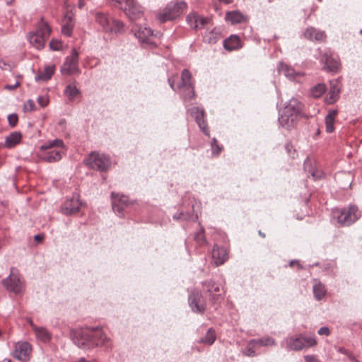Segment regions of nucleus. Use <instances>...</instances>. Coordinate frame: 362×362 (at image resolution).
Instances as JSON below:
<instances>
[{"label":"nucleus","mask_w":362,"mask_h":362,"mask_svg":"<svg viewBox=\"0 0 362 362\" xmlns=\"http://www.w3.org/2000/svg\"><path fill=\"white\" fill-rule=\"evenodd\" d=\"M70 337L75 345L85 350L104 346L109 340L100 327L71 329Z\"/></svg>","instance_id":"1"},{"label":"nucleus","mask_w":362,"mask_h":362,"mask_svg":"<svg viewBox=\"0 0 362 362\" xmlns=\"http://www.w3.org/2000/svg\"><path fill=\"white\" fill-rule=\"evenodd\" d=\"M181 81L175 86L174 76L169 77L168 82L170 87L175 91L178 90L179 94L185 102L190 101L195 97L194 87L192 82V74L188 69H183L181 73Z\"/></svg>","instance_id":"2"},{"label":"nucleus","mask_w":362,"mask_h":362,"mask_svg":"<svg viewBox=\"0 0 362 362\" xmlns=\"http://www.w3.org/2000/svg\"><path fill=\"white\" fill-rule=\"evenodd\" d=\"M302 104L298 99L291 98L288 100L282 110L279 111L278 121L281 126L285 128H290L293 126L294 121L300 115Z\"/></svg>","instance_id":"3"},{"label":"nucleus","mask_w":362,"mask_h":362,"mask_svg":"<svg viewBox=\"0 0 362 362\" xmlns=\"http://www.w3.org/2000/svg\"><path fill=\"white\" fill-rule=\"evenodd\" d=\"M95 21L99 25L103 31L110 34H120L124 32V24L104 11H96Z\"/></svg>","instance_id":"4"},{"label":"nucleus","mask_w":362,"mask_h":362,"mask_svg":"<svg viewBox=\"0 0 362 362\" xmlns=\"http://www.w3.org/2000/svg\"><path fill=\"white\" fill-rule=\"evenodd\" d=\"M187 8V4L185 1H171L156 14V19L162 23L174 21L179 18Z\"/></svg>","instance_id":"5"},{"label":"nucleus","mask_w":362,"mask_h":362,"mask_svg":"<svg viewBox=\"0 0 362 362\" xmlns=\"http://www.w3.org/2000/svg\"><path fill=\"white\" fill-rule=\"evenodd\" d=\"M316 344L317 341L314 335L299 334L284 339L281 342V346H285L287 351H300L312 347Z\"/></svg>","instance_id":"6"},{"label":"nucleus","mask_w":362,"mask_h":362,"mask_svg":"<svg viewBox=\"0 0 362 362\" xmlns=\"http://www.w3.org/2000/svg\"><path fill=\"white\" fill-rule=\"evenodd\" d=\"M110 196L112 210L119 218L124 217L125 214L137 204L135 200L119 193L112 192Z\"/></svg>","instance_id":"7"},{"label":"nucleus","mask_w":362,"mask_h":362,"mask_svg":"<svg viewBox=\"0 0 362 362\" xmlns=\"http://www.w3.org/2000/svg\"><path fill=\"white\" fill-rule=\"evenodd\" d=\"M51 29L49 26L42 18L41 22L37 25L36 30L29 33L28 40L32 46L37 49H41L45 47V42L49 37Z\"/></svg>","instance_id":"8"},{"label":"nucleus","mask_w":362,"mask_h":362,"mask_svg":"<svg viewBox=\"0 0 362 362\" xmlns=\"http://www.w3.org/2000/svg\"><path fill=\"white\" fill-rule=\"evenodd\" d=\"M112 4L122 10L131 21L139 19L143 16L142 7L136 0H112Z\"/></svg>","instance_id":"9"},{"label":"nucleus","mask_w":362,"mask_h":362,"mask_svg":"<svg viewBox=\"0 0 362 362\" xmlns=\"http://www.w3.org/2000/svg\"><path fill=\"white\" fill-rule=\"evenodd\" d=\"M202 291L209 296V301L217 310L222 300L221 285L213 279H206L201 282Z\"/></svg>","instance_id":"10"},{"label":"nucleus","mask_w":362,"mask_h":362,"mask_svg":"<svg viewBox=\"0 0 362 362\" xmlns=\"http://www.w3.org/2000/svg\"><path fill=\"white\" fill-rule=\"evenodd\" d=\"M334 213L338 223L342 226H350L361 216V213L356 205H350L349 208L337 209Z\"/></svg>","instance_id":"11"},{"label":"nucleus","mask_w":362,"mask_h":362,"mask_svg":"<svg viewBox=\"0 0 362 362\" xmlns=\"http://www.w3.org/2000/svg\"><path fill=\"white\" fill-rule=\"evenodd\" d=\"M85 162L89 168L100 172L107 171L111 165L109 156L98 152H91Z\"/></svg>","instance_id":"12"},{"label":"nucleus","mask_w":362,"mask_h":362,"mask_svg":"<svg viewBox=\"0 0 362 362\" xmlns=\"http://www.w3.org/2000/svg\"><path fill=\"white\" fill-rule=\"evenodd\" d=\"M197 202L194 199H189L187 202L183 203L179 211L175 213L173 218L176 221H189L195 222L198 219V215L195 213L194 206Z\"/></svg>","instance_id":"13"},{"label":"nucleus","mask_w":362,"mask_h":362,"mask_svg":"<svg viewBox=\"0 0 362 362\" xmlns=\"http://www.w3.org/2000/svg\"><path fill=\"white\" fill-rule=\"evenodd\" d=\"M78 52L76 48H73L71 54L66 57L64 63L60 67L62 74L71 76L81 73V69L78 66Z\"/></svg>","instance_id":"14"},{"label":"nucleus","mask_w":362,"mask_h":362,"mask_svg":"<svg viewBox=\"0 0 362 362\" xmlns=\"http://www.w3.org/2000/svg\"><path fill=\"white\" fill-rule=\"evenodd\" d=\"M188 304L191 310L199 315H204L206 310V302L202 293L197 290H192L188 296Z\"/></svg>","instance_id":"15"},{"label":"nucleus","mask_w":362,"mask_h":362,"mask_svg":"<svg viewBox=\"0 0 362 362\" xmlns=\"http://www.w3.org/2000/svg\"><path fill=\"white\" fill-rule=\"evenodd\" d=\"M13 269L11 268V274L2 280V284L8 292L20 294L23 290V284L18 275L13 273Z\"/></svg>","instance_id":"16"},{"label":"nucleus","mask_w":362,"mask_h":362,"mask_svg":"<svg viewBox=\"0 0 362 362\" xmlns=\"http://www.w3.org/2000/svg\"><path fill=\"white\" fill-rule=\"evenodd\" d=\"M320 62L324 65L323 69L327 72H336L339 68L338 56L330 50L325 51Z\"/></svg>","instance_id":"17"},{"label":"nucleus","mask_w":362,"mask_h":362,"mask_svg":"<svg viewBox=\"0 0 362 362\" xmlns=\"http://www.w3.org/2000/svg\"><path fill=\"white\" fill-rule=\"evenodd\" d=\"M189 114L194 117L200 130L207 136H210L207 123L204 119L205 112L203 107H192L187 110Z\"/></svg>","instance_id":"18"},{"label":"nucleus","mask_w":362,"mask_h":362,"mask_svg":"<svg viewBox=\"0 0 362 362\" xmlns=\"http://www.w3.org/2000/svg\"><path fill=\"white\" fill-rule=\"evenodd\" d=\"M81 206V202L78 194H74L71 198H67L61 206V211L66 216H70L77 213Z\"/></svg>","instance_id":"19"},{"label":"nucleus","mask_w":362,"mask_h":362,"mask_svg":"<svg viewBox=\"0 0 362 362\" xmlns=\"http://www.w3.org/2000/svg\"><path fill=\"white\" fill-rule=\"evenodd\" d=\"M277 70L279 74H282L288 80L296 82H300V79L304 76V73L296 71L293 67L280 62L277 66Z\"/></svg>","instance_id":"20"},{"label":"nucleus","mask_w":362,"mask_h":362,"mask_svg":"<svg viewBox=\"0 0 362 362\" xmlns=\"http://www.w3.org/2000/svg\"><path fill=\"white\" fill-rule=\"evenodd\" d=\"M132 32L134 33V36L139 42L147 44L151 43L150 37L153 35V30L150 28L136 24L132 27Z\"/></svg>","instance_id":"21"},{"label":"nucleus","mask_w":362,"mask_h":362,"mask_svg":"<svg viewBox=\"0 0 362 362\" xmlns=\"http://www.w3.org/2000/svg\"><path fill=\"white\" fill-rule=\"evenodd\" d=\"M211 255L213 262L216 267L222 265L228 259V252L227 249L225 247L219 246L217 244L214 245Z\"/></svg>","instance_id":"22"},{"label":"nucleus","mask_w":362,"mask_h":362,"mask_svg":"<svg viewBox=\"0 0 362 362\" xmlns=\"http://www.w3.org/2000/svg\"><path fill=\"white\" fill-rule=\"evenodd\" d=\"M32 351V346L27 341L18 342L16 345V357L23 361H28Z\"/></svg>","instance_id":"23"},{"label":"nucleus","mask_w":362,"mask_h":362,"mask_svg":"<svg viewBox=\"0 0 362 362\" xmlns=\"http://www.w3.org/2000/svg\"><path fill=\"white\" fill-rule=\"evenodd\" d=\"M303 37L310 41L323 42L326 38L324 31L317 30L313 27H308L303 32Z\"/></svg>","instance_id":"24"},{"label":"nucleus","mask_w":362,"mask_h":362,"mask_svg":"<svg viewBox=\"0 0 362 362\" xmlns=\"http://www.w3.org/2000/svg\"><path fill=\"white\" fill-rule=\"evenodd\" d=\"M225 21L230 22L232 25H236L247 22L248 18L240 11L235 10L226 13Z\"/></svg>","instance_id":"25"},{"label":"nucleus","mask_w":362,"mask_h":362,"mask_svg":"<svg viewBox=\"0 0 362 362\" xmlns=\"http://www.w3.org/2000/svg\"><path fill=\"white\" fill-rule=\"evenodd\" d=\"M46 151L42 156V160L48 163H54L60 160L64 154V151L62 149L55 148H41Z\"/></svg>","instance_id":"26"},{"label":"nucleus","mask_w":362,"mask_h":362,"mask_svg":"<svg viewBox=\"0 0 362 362\" xmlns=\"http://www.w3.org/2000/svg\"><path fill=\"white\" fill-rule=\"evenodd\" d=\"M341 88L339 82L337 80L330 81V89L328 95L326 97V103L332 104L335 103L339 98Z\"/></svg>","instance_id":"27"},{"label":"nucleus","mask_w":362,"mask_h":362,"mask_svg":"<svg viewBox=\"0 0 362 362\" xmlns=\"http://www.w3.org/2000/svg\"><path fill=\"white\" fill-rule=\"evenodd\" d=\"M223 47L228 51H233L243 47L240 38L237 35H231L223 42Z\"/></svg>","instance_id":"28"},{"label":"nucleus","mask_w":362,"mask_h":362,"mask_svg":"<svg viewBox=\"0 0 362 362\" xmlns=\"http://www.w3.org/2000/svg\"><path fill=\"white\" fill-rule=\"evenodd\" d=\"M62 32L66 36H71L74 27V15L71 12H67L63 18Z\"/></svg>","instance_id":"29"},{"label":"nucleus","mask_w":362,"mask_h":362,"mask_svg":"<svg viewBox=\"0 0 362 362\" xmlns=\"http://www.w3.org/2000/svg\"><path fill=\"white\" fill-rule=\"evenodd\" d=\"M221 31L219 28H214L211 30H206L203 36V41L208 44H216L221 38Z\"/></svg>","instance_id":"30"},{"label":"nucleus","mask_w":362,"mask_h":362,"mask_svg":"<svg viewBox=\"0 0 362 362\" xmlns=\"http://www.w3.org/2000/svg\"><path fill=\"white\" fill-rule=\"evenodd\" d=\"M34 332L38 340L47 344L52 339L51 333L44 327H34Z\"/></svg>","instance_id":"31"},{"label":"nucleus","mask_w":362,"mask_h":362,"mask_svg":"<svg viewBox=\"0 0 362 362\" xmlns=\"http://www.w3.org/2000/svg\"><path fill=\"white\" fill-rule=\"evenodd\" d=\"M22 134L20 132H13L11 133L5 139V146L11 148L20 143Z\"/></svg>","instance_id":"32"},{"label":"nucleus","mask_w":362,"mask_h":362,"mask_svg":"<svg viewBox=\"0 0 362 362\" xmlns=\"http://www.w3.org/2000/svg\"><path fill=\"white\" fill-rule=\"evenodd\" d=\"M250 344L256 345V346H273L276 344L275 339L269 336H266L259 339H250Z\"/></svg>","instance_id":"33"},{"label":"nucleus","mask_w":362,"mask_h":362,"mask_svg":"<svg viewBox=\"0 0 362 362\" xmlns=\"http://www.w3.org/2000/svg\"><path fill=\"white\" fill-rule=\"evenodd\" d=\"M314 298L316 300H321L326 295L327 290L325 286L320 281H316L313 286Z\"/></svg>","instance_id":"34"},{"label":"nucleus","mask_w":362,"mask_h":362,"mask_svg":"<svg viewBox=\"0 0 362 362\" xmlns=\"http://www.w3.org/2000/svg\"><path fill=\"white\" fill-rule=\"evenodd\" d=\"M216 339V334L214 329L210 327L208 329L204 337L198 340L199 344H203L208 346H211Z\"/></svg>","instance_id":"35"},{"label":"nucleus","mask_w":362,"mask_h":362,"mask_svg":"<svg viewBox=\"0 0 362 362\" xmlns=\"http://www.w3.org/2000/svg\"><path fill=\"white\" fill-rule=\"evenodd\" d=\"M337 115V110H332L329 111V113L326 115L325 119L326 132L327 133H332L334 130V123L336 115Z\"/></svg>","instance_id":"36"},{"label":"nucleus","mask_w":362,"mask_h":362,"mask_svg":"<svg viewBox=\"0 0 362 362\" xmlns=\"http://www.w3.org/2000/svg\"><path fill=\"white\" fill-rule=\"evenodd\" d=\"M54 66H45V69L37 74L35 77L36 81H47L49 80L52 75L54 74Z\"/></svg>","instance_id":"37"},{"label":"nucleus","mask_w":362,"mask_h":362,"mask_svg":"<svg viewBox=\"0 0 362 362\" xmlns=\"http://www.w3.org/2000/svg\"><path fill=\"white\" fill-rule=\"evenodd\" d=\"M64 93L68 97L70 101H73L76 97L81 95V90L74 84L66 86Z\"/></svg>","instance_id":"38"},{"label":"nucleus","mask_w":362,"mask_h":362,"mask_svg":"<svg viewBox=\"0 0 362 362\" xmlns=\"http://www.w3.org/2000/svg\"><path fill=\"white\" fill-rule=\"evenodd\" d=\"M199 14L196 12H191L186 16V22L192 30H198L199 28Z\"/></svg>","instance_id":"39"},{"label":"nucleus","mask_w":362,"mask_h":362,"mask_svg":"<svg viewBox=\"0 0 362 362\" xmlns=\"http://www.w3.org/2000/svg\"><path fill=\"white\" fill-rule=\"evenodd\" d=\"M199 226H200V228L195 233L194 240L199 246H204L207 244L204 236V229L200 223H199Z\"/></svg>","instance_id":"40"},{"label":"nucleus","mask_w":362,"mask_h":362,"mask_svg":"<svg viewBox=\"0 0 362 362\" xmlns=\"http://www.w3.org/2000/svg\"><path fill=\"white\" fill-rule=\"evenodd\" d=\"M61 148L62 150L64 149V144L62 139H55L52 141H47L41 146V148Z\"/></svg>","instance_id":"41"},{"label":"nucleus","mask_w":362,"mask_h":362,"mask_svg":"<svg viewBox=\"0 0 362 362\" xmlns=\"http://www.w3.org/2000/svg\"><path fill=\"white\" fill-rule=\"evenodd\" d=\"M327 88L324 83H318L310 88V95L315 98H318L325 92Z\"/></svg>","instance_id":"42"},{"label":"nucleus","mask_w":362,"mask_h":362,"mask_svg":"<svg viewBox=\"0 0 362 362\" xmlns=\"http://www.w3.org/2000/svg\"><path fill=\"white\" fill-rule=\"evenodd\" d=\"M211 154L213 156H218L223 150V146L218 144V141L216 138H213L211 141Z\"/></svg>","instance_id":"43"},{"label":"nucleus","mask_w":362,"mask_h":362,"mask_svg":"<svg viewBox=\"0 0 362 362\" xmlns=\"http://www.w3.org/2000/svg\"><path fill=\"white\" fill-rule=\"evenodd\" d=\"M257 347L256 345L251 344L250 340L249 341L247 346L245 348L244 351V354L249 357H255L257 356V354L255 351V348Z\"/></svg>","instance_id":"44"},{"label":"nucleus","mask_w":362,"mask_h":362,"mask_svg":"<svg viewBox=\"0 0 362 362\" xmlns=\"http://www.w3.org/2000/svg\"><path fill=\"white\" fill-rule=\"evenodd\" d=\"M49 48L53 51H59L62 49V42L60 40L52 39L49 42Z\"/></svg>","instance_id":"45"},{"label":"nucleus","mask_w":362,"mask_h":362,"mask_svg":"<svg viewBox=\"0 0 362 362\" xmlns=\"http://www.w3.org/2000/svg\"><path fill=\"white\" fill-rule=\"evenodd\" d=\"M7 119H8V124L11 127H14L16 126V124L18 123V117L17 114L13 113V114L8 115Z\"/></svg>","instance_id":"46"},{"label":"nucleus","mask_w":362,"mask_h":362,"mask_svg":"<svg viewBox=\"0 0 362 362\" xmlns=\"http://www.w3.org/2000/svg\"><path fill=\"white\" fill-rule=\"evenodd\" d=\"M37 101L42 107H45L49 103L48 98L46 95L38 96L37 98Z\"/></svg>","instance_id":"47"},{"label":"nucleus","mask_w":362,"mask_h":362,"mask_svg":"<svg viewBox=\"0 0 362 362\" xmlns=\"http://www.w3.org/2000/svg\"><path fill=\"white\" fill-rule=\"evenodd\" d=\"M210 21V19L207 17H202L201 16H199V21H198V23H199V28L198 30L199 29H202L204 28V26Z\"/></svg>","instance_id":"48"},{"label":"nucleus","mask_w":362,"mask_h":362,"mask_svg":"<svg viewBox=\"0 0 362 362\" xmlns=\"http://www.w3.org/2000/svg\"><path fill=\"white\" fill-rule=\"evenodd\" d=\"M24 110L28 112H31L34 110L35 109V103L32 100H28L27 102L24 104Z\"/></svg>","instance_id":"49"},{"label":"nucleus","mask_w":362,"mask_h":362,"mask_svg":"<svg viewBox=\"0 0 362 362\" xmlns=\"http://www.w3.org/2000/svg\"><path fill=\"white\" fill-rule=\"evenodd\" d=\"M336 264L333 262H327L323 264V270L324 271H333L334 268L335 267Z\"/></svg>","instance_id":"50"},{"label":"nucleus","mask_w":362,"mask_h":362,"mask_svg":"<svg viewBox=\"0 0 362 362\" xmlns=\"http://www.w3.org/2000/svg\"><path fill=\"white\" fill-rule=\"evenodd\" d=\"M305 362H322L315 356L306 355L304 356Z\"/></svg>","instance_id":"51"},{"label":"nucleus","mask_w":362,"mask_h":362,"mask_svg":"<svg viewBox=\"0 0 362 362\" xmlns=\"http://www.w3.org/2000/svg\"><path fill=\"white\" fill-rule=\"evenodd\" d=\"M317 334L320 335L329 336L330 334V331L327 327H322L317 331Z\"/></svg>","instance_id":"52"},{"label":"nucleus","mask_w":362,"mask_h":362,"mask_svg":"<svg viewBox=\"0 0 362 362\" xmlns=\"http://www.w3.org/2000/svg\"><path fill=\"white\" fill-rule=\"evenodd\" d=\"M285 148L286 150V151L288 152V153L293 158H294V153H295V149H293V146L291 144H286L285 145Z\"/></svg>","instance_id":"53"},{"label":"nucleus","mask_w":362,"mask_h":362,"mask_svg":"<svg viewBox=\"0 0 362 362\" xmlns=\"http://www.w3.org/2000/svg\"><path fill=\"white\" fill-rule=\"evenodd\" d=\"M20 86V82L19 81H16L14 84L11 85V84H7L4 86V89L6 90H13L14 89H16L17 87H18Z\"/></svg>","instance_id":"54"},{"label":"nucleus","mask_w":362,"mask_h":362,"mask_svg":"<svg viewBox=\"0 0 362 362\" xmlns=\"http://www.w3.org/2000/svg\"><path fill=\"white\" fill-rule=\"evenodd\" d=\"M311 175L315 180H318L322 177V173L319 170H312Z\"/></svg>","instance_id":"55"},{"label":"nucleus","mask_w":362,"mask_h":362,"mask_svg":"<svg viewBox=\"0 0 362 362\" xmlns=\"http://www.w3.org/2000/svg\"><path fill=\"white\" fill-rule=\"evenodd\" d=\"M0 69L2 70H7L8 69H10V65L8 64L4 60L1 59L0 60Z\"/></svg>","instance_id":"56"},{"label":"nucleus","mask_w":362,"mask_h":362,"mask_svg":"<svg viewBox=\"0 0 362 362\" xmlns=\"http://www.w3.org/2000/svg\"><path fill=\"white\" fill-rule=\"evenodd\" d=\"M294 264H296L299 269L303 268V267L301 266V264L299 263V262L298 260L293 259V260H291L289 262L290 267H293Z\"/></svg>","instance_id":"57"},{"label":"nucleus","mask_w":362,"mask_h":362,"mask_svg":"<svg viewBox=\"0 0 362 362\" xmlns=\"http://www.w3.org/2000/svg\"><path fill=\"white\" fill-rule=\"evenodd\" d=\"M338 351L342 354L347 356H349L350 355L349 351L343 347L339 348Z\"/></svg>","instance_id":"58"},{"label":"nucleus","mask_w":362,"mask_h":362,"mask_svg":"<svg viewBox=\"0 0 362 362\" xmlns=\"http://www.w3.org/2000/svg\"><path fill=\"white\" fill-rule=\"evenodd\" d=\"M44 238V236L41 234H37L34 236V240L38 243H40Z\"/></svg>","instance_id":"59"},{"label":"nucleus","mask_w":362,"mask_h":362,"mask_svg":"<svg viewBox=\"0 0 362 362\" xmlns=\"http://www.w3.org/2000/svg\"><path fill=\"white\" fill-rule=\"evenodd\" d=\"M351 362H359V361L351 354L348 356Z\"/></svg>","instance_id":"60"},{"label":"nucleus","mask_w":362,"mask_h":362,"mask_svg":"<svg viewBox=\"0 0 362 362\" xmlns=\"http://www.w3.org/2000/svg\"><path fill=\"white\" fill-rule=\"evenodd\" d=\"M28 322L30 324V325L31 326V327H32V329H33V331H34V327H37V325H35L33 323V320H32L30 318H29V319L28 320Z\"/></svg>","instance_id":"61"},{"label":"nucleus","mask_w":362,"mask_h":362,"mask_svg":"<svg viewBox=\"0 0 362 362\" xmlns=\"http://www.w3.org/2000/svg\"><path fill=\"white\" fill-rule=\"evenodd\" d=\"M74 362H90L88 360H86L85 358L83 357H81L79 359H78L77 361H74Z\"/></svg>","instance_id":"62"},{"label":"nucleus","mask_w":362,"mask_h":362,"mask_svg":"<svg viewBox=\"0 0 362 362\" xmlns=\"http://www.w3.org/2000/svg\"><path fill=\"white\" fill-rule=\"evenodd\" d=\"M220 2L224 3L225 4H229L232 3L233 0H218Z\"/></svg>","instance_id":"63"},{"label":"nucleus","mask_w":362,"mask_h":362,"mask_svg":"<svg viewBox=\"0 0 362 362\" xmlns=\"http://www.w3.org/2000/svg\"><path fill=\"white\" fill-rule=\"evenodd\" d=\"M83 6H84V1H83V0H79V1H78V7H79L80 8H83Z\"/></svg>","instance_id":"64"}]
</instances>
